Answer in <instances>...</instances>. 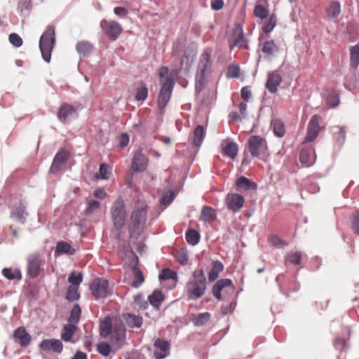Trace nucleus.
<instances>
[{
	"instance_id": "f257e3e1",
	"label": "nucleus",
	"mask_w": 359,
	"mask_h": 359,
	"mask_svg": "<svg viewBox=\"0 0 359 359\" xmlns=\"http://www.w3.org/2000/svg\"><path fill=\"white\" fill-rule=\"evenodd\" d=\"M147 218V205L146 202L137 201L131 212L128 225L130 238L137 239L142 233Z\"/></svg>"
},
{
	"instance_id": "f03ea898",
	"label": "nucleus",
	"mask_w": 359,
	"mask_h": 359,
	"mask_svg": "<svg viewBox=\"0 0 359 359\" xmlns=\"http://www.w3.org/2000/svg\"><path fill=\"white\" fill-rule=\"evenodd\" d=\"M207 290V280L204 270L195 269L192 272L191 278L187 281L185 286L187 298L189 300H196L202 297Z\"/></svg>"
},
{
	"instance_id": "7ed1b4c3",
	"label": "nucleus",
	"mask_w": 359,
	"mask_h": 359,
	"mask_svg": "<svg viewBox=\"0 0 359 359\" xmlns=\"http://www.w3.org/2000/svg\"><path fill=\"white\" fill-rule=\"evenodd\" d=\"M110 215L114 229L121 231L127 217L126 204L122 197H118L111 205Z\"/></svg>"
},
{
	"instance_id": "20e7f679",
	"label": "nucleus",
	"mask_w": 359,
	"mask_h": 359,
	"mask_svg": "<svg viewBox=\"0 0 359 359\" xmlns=\"http://www.w3.org/2000/svg\"><path fill=\"white\" fill-rule=\"evenodd\" d=\"M55 30L52 27H48L41 35L39 40V48L43 60L50 62L51 53L55 46Z\"/></svg>"
},
{
	"instance_id": "39448f33",
	"label": "nucleus",
	"mask_w": 359,
	"mask_h": 359,
	"mask_svg": "<svg viewBox=\"0 0 359 359\" xmlns=\"http://www.w3.org/2000/svg\"><path fill=\"white\" fill-rule=\"evenodd\" d=\"M175 83V81H173L171 78H165L161 82V87L158 97V107L161 110H163L169 102Z\"/></svg>"
},
{
	"instance_id": "423d86ee",
	"label": "nucleus",
	"mask_w": 359,
	"mask_h": 359,
	"mask_svg": "<svg viewBox=\"0 0 359 359\" xmlns=\"http://www.w3.org/2000/svg\"><path fill=\"white\" fill-rule=\"evenodd\" d=\"M248 147L252 157H259L267 151V142L259 135H252L248 141Z\"/></svg>"
},
{
	"instance_id": "0eeeda50",
	"label": "nucleus",
	"mask_w": 359,
	"mask_h": 359,
	"mask_svg": "<svg viewBox=\"0 0 359 359\" xmlns=\"http://www.w3.org/2000/svg\"><path fill=\"white\" fill-rule=\"evenodd\" d=\"M90 290L95 299H104L109 294L108 280L104 278H95L91 283Z\"/></svg>"
},
{
	"instance_id": "6e6552de",
	"label": "nucleus",
	"mask_w": 359,
	"mask_h": 359,
	"mask_svg": "<svg viewBox=\"0 0 359 359\" xmlns=\"http://www.w3.org/2000/svg\"><path fill=\"white\" fill-rule=\"evenodd\" d=\"M42 259L39 253L30 254L27 258V275L30 278H35L40 274Z\"/></svg>"
},
{
	"instance_id": "1a4fd4ad",
	"label": "nucleus",
	"mask_w": 359,
	"mask_h": 359,
	"mask_svg": "<svg viewBox=\"0 0 359 359\" xmlns=\"http://www.w3.org/2000/svg\"><path fill=\"white\" fill-rule=\"evenodd\" d=\"M69 158V152L61 148L55 155L49 172L55 174L62 170Z\"/></svg>"
},
{
	"instance_id": "9d476101",
	"label": "nucleus",
	"mask_w": 359,
	"mask_h": 359,
	"mask_svg": "<svg viewBox=\"0 0 359 359\" xmlns=\"http://www.w3.org/2000/svg\"><path fill=\"white\" fill-rule=\"evenodd\" d=\"M103 32L112 41H115L122 32L121 25L116 21L101 22Z\"/></svg>"
},
{
	"instance_id": "9b49d317",
	"label": "nucleus",
	"mask_w": 359,
	"mask_h": 359,
	"mask_svg": "<svg viewBox=\"0 0 359 359\" xmlns=\"http://www.w3.org/2000/svg\"><path fill=\"white\" fill-rule=\"evenodd\" d=\"M244 197L238 194L229 193L225 198L226 208L234 212H238L244 205Z\"/></svg>"
},
{
	"instance_id": "f8f14e48",
	"label": "nucleus",
	"mask_w": 359,
	"mask_h": 359,
	"mask_svg": "<svg viewBox=\"0 0 359 359\" xmlns=\"http://www.w3.org/2000/svg\"><path fill=\"white\" fill-rule=\"evenodd\" d=\"M320 117L318 115H314L311 117L308 124L307 134L304 142H311L318 137L320 130Z\"/></svg>"
},
{
	"instance_id": "ddd939ff",
	"label": "nucleus",
	"mask_w": 359,
	"mask_h": 359,
	"mask_svg": "<svg viewBox=\"0 0 359 359\" xmlns=\"http://www.w3.org/2000/svg\"><path fill=\"white\" fill-rule=\"evenodd\" d=\"M147 158L142 153V151L140 149L136 150L132 160L131 167L133 170L137 172L144 171L147 169Z\"/></svg>"
},
{
	"instance_id": "4468645a",
	"label": "nucleus",
	"mask_w": 359,
	"mask_h": 359,
	"mask_svg": "<svg viewBox=\"0 0 359 359\" xmlns=\"http://www.w3.org/2000/svg\"><path fill=\"white\" fill-rule=\"evenodd\" d=\"M39 347L42 351H49L52 350L57 353H60L63 350L62 341L56 339H43L39 344Z\"/></svg>"
},
{
	"instance_id": "2eb2a0df",
	"label": "nucleus",
	"mask_w": 359,
	"mask_h": 359,
	"mask_svg": "<svg viewBox=\"0 0 359 359\" xmlns=\"http://www.w3.org/2000/svg\"><path fill=\"white\" fill-rule=\"evenodd\" d=\"M282 76L278 71L269 72L266 83V88L271 93H275L278 90V86L282 83Z\"/></svg>"
},
{
	"instance_id": "dca6fc26",
	"label": "nucleus",
	"mask_w": 359,
	"mask_h": 359,
	"mask_svg": "<svg viewBox=\"0 0 359 359\" xmlns=\"http://www.w3.org/2000/svg\"><path fill=\"white\" fill-rule=\"evenodd\" d=\"M154 346L160 351L154 352L156 359H163L169 355L170 344L168 341L161 339H157L154 344Z\"/></svg>"
},
{
	"instance_id": "f3484780",
	"label": "nucleus",
	"mask_w": 359,
	"mask_h": 359,
	"mask_svg": "<svg viewBox=\"0 0 359 359\" xmlns=\"http://www.w3.org/2000/svg\"><path fill=\"white\" fill-rule=\"evenodd\" d=\"M14 339L23 347L29 346L32 341L30 334L26 331L24 327H18L13 332Z\"/></svg>"
},
{
	"instance_id": "a211bd4d",
	"label": "nucleus",
	"mask_w": 359,
	"mask_h": 359,
	"mask_svg": "<svg viewBox=\"0 0 359 359\" xmlns=\"http://www.w3.org/2000/svg\"><path fill=\"white\" fill-rule=\"evenodd\" d=\"M316 157L315 151L312 147L302 149L299 154V160L306 167L313 165Z\"/></svg>"
},
{
	"instance_id": "6ab92c4d",
	"label": "nucleus",
	"mask_w": 359,
	"mask_h": 359,
	"mask_svg": "<svg viewBox=\"0 0 359 359\" xmlns=\"http://www.w3.org/2000/svg\"><path fill=\"white\" fill-rule=\"evenodd\" d=\"M233 285L232 280L229 278H223L217 280L212 286V292L213 296L219 301L222 299V290L227 286Z\"/></svg>"
},
{
	"instance_id": "aec40b11",
	"label": "nucleus",
	"mask_w": 359,
	"mask_h": 359,
	"mask_svg": "<svg viewBox=\"0 0 359 359\" xmlns=\"http://www.w3.org/2000/svg\"><path fill=\"white\" fill-rule=\"evenodd\" d=\"M212 65L211 55L209 51L205 50L201 57L198 65V72L203 74H207Z\"/></svg>"
},
{
	"instance_id": "412c9836",
	"label": "nucleus",
	"mask_w": 359,
	"mask_h": 359,
	"mask_svg": "<svg viewBox=\"0 0 359 359\" xmlns=\"http://www.w3.org/2000/svg\"><path fill=\"white\" fill-rule=\"evenodd\" d=\"M76 114L75 109L69 104H63L59 110L57 117L60 121L66 122Z\"/></svg>"
},
{
	"instance_id": "4be33fe9",
	"label": "nucleus",
	"mask_w": 359,
	"mask_h": 359,
	"mask_svg": "<svg viewBox=\"0 0 359 359\" xmlns=\"http://www.w3.org/2000/svg\"><path fill=\"white\" fill-rule=\"evenodd\" d=\"M327 104L330 107H335L339 104L340 98L339 93L332 88H327L323 93Z\"/></svg>"
},
{
	"instance_id": "5701e85b",
	"label": "nucleus",
	"mask_w": 359,
	"mask_h": 359,
	"mask_svg": "<svg viewBox=\"0 0 359 359\" xmlns=\"http://www.w3.org/2000/svg\"><path fill=\"white\" fill-rule=\"evenodd\" d=\"M111 343L118 349H120L126 341V332L124 329H115L111 333Z\"/></svg>"
},
{
	"instance_id": "b1692460",
	"label": "nucleus",
	"mask_w": 359,
	"mask_h": 359,
	"mask_svg": "<svg viewBox=\"0 0 359 359\" xmlns=\"http://www.w3.org/2000/svg\"><path fill=\"white\" fill-rule=\"evenodd\" d=\"M205 134V129L203 126L200 125L196 127L189 137L192 145L198 148L200 147L203 143Z\"/></svg>"
},
{
	"instance_id": "393cba45",
	"label": "nucleus",
	"mask_w": 359,
	"mask_h": 359,
	"mask_svg": "<svg viewBox=\"0 0 359 359\" xmlns=\"http://www.w3.org/2000/svg\"><path fill=\"white\" fill-rule=\"evenodd\" d=\"M279 50L278 46L272 39L265 41L262 47V51L266 57H271Z\"/></svg>"
},
{
	"instance_id": "a878e982",
	"label": "nucleus",
	"mask_w": 359,
	"mask_h": 359,
	"mask_svg": "<svg viewBox=\"0 0 359 359\" xmlns=\"http://www.w3.org/2000/svg\"><path fill=\"white\" fill-rule=\"evenodd\" d=\"M341 13V5L338 1H333L330 3L325 9L326 18L329 20L336 18Z\"/></svg>"
},
{
	"instance_id": "bb28decb",
	"label": "nucleus",
	"mask_w": 359,
	"mask_h": 359,
	"mask_svg": "<svg viewBox=\"0 0 359 359\" xmlns=\"http://www.w3.org/2000/svg\"><path fill=\"white\" fill-rule=\"evenodd\" d=\"M76 330V327L72 324H66L64 325L62 328V332L61 333V339L65 342H72V337L74 335Z\"/></svg>"
},
{
	"instance_id": "cd10ccee",
	"label": "nucleus",
	"mask_w": 359,
	"mask_h": 359,
	"mask_svg": "<svg viewBox=\"0 0 359 359\" xmlns=\"http://www.w3.org/2000/svg\"><path fill=\"white\" fill-rule=\"evenodd\" d=\"M76 252V250L71 246L70 244L65 241H60L57 243L55 254L73 255Z\"/></svg>"
},
{
	"instance_id": "c85d7f7f",
	"label": "nucleus",
	"mask_w": 359,
	"mask_h": 359,
	"mask_svg": "<svg viewBox=\"0 0 359 359\" xmlns=\"http://www.w3.org/2000/svg\"><path fill=\"white\" fill-rule=\"evenodd\" d=\"M27 213L26 212V205L23 203H20L18 207L11 212V217L24 224L26 220Z\"/></svg>"
},
{
	"instance_id": "c756f323",
	"label": "nucleus",
	"mask_w": 359,
	"mask_h": 359,
	"mask_svg": "<svg viewBox=\"0 0 359 359\" xmlns=\"http://www.w3.org/2000/svg\"><path fill=\"white\" fill-rule=\"evenodd\" d=\"M124 320L126 325L131 328H139L142 325V318L133 313H126L124 315Z\"/></svg>"
},
{
	"instance_id": "7c9ffc66",
	"label": "nucleus",
	"mask_w": 359,
	"mask_h": 359,
	"mask_svg": "<svg viewBox=\"0 0 359 359\" xmlns=\"http://www.w3.org/2000/svg\"><path fill=\"white\" fill-rule=\"evenodd\" d=\"M113 332L111 318L107 316L100 324V335L105 339Z\"/></svg>"
},
{
	"instance_id": "2f4dec72",
	"label": "nucleus",
	"mask_w": 359,
	"mask_h": 359,
	"mask_svg": "<svg viewBox=\"0 0 359 359\" xmlns=\"http://www.w3.org/2000/svg\"><path fill=\"white\" fill-rule=\"evenodd\" d=\"M224 269V265L220 261H215L212 263V268L208 273V280L210 282L215 281L219 275V273Z\"/></svg>"
},
{
	"instance_id": "473e14b6",
	"label": "nucleus",
	"mask_w": 359,
	"mask_h": 359,
	"mask_svg": "<svg viewBox=\"0 0 359 359\" xmlns=\"http://www.w3.org/2000/svg\"><path fill=\"white\" fill-rule=\"evenodd\" d=\"M93 48V46L86 41H79L76 46L77 52L83 57L89 55L91 53Z\"/></svg>"
},
{
	"instance_id": "72a5a7b5",
	"label": "nucleus",
	"mask_w": 359,
	"mask_h": 359,
	"mask_svg": "<svg viewBox=\"0 0 359 359\" xmlns=\"http://www.w3.org/2000/svg\"><path fill=\"white\" fill-rule=\"evenodd\" d=\"M236 186L238 190L243 189L245 191L255 189L257 187L256 184L250 182V180L244 176H241L237 179Z\"/></svg>"
},
{
	"instance_id": "f704fd0d",
	"label": "nucleus",
	"mask_w": 359,
	"mask_h": 359,
	"mask_svg": "<svg viewBox=\"0 0 359 359\" xmlns=\"http://www.w3.org/2000/svg\"><path fill=\"white\" fill-rule=\"evenodd\" d=\"M201 220L205 222H212L216 219V213L212 208L204 206L201 210Z\"/></svg>"
},
{
	"instance_id": "c9c22d12",
	"label": "nucleus",
	"mask_w": 359,
	"mask_h": 359,
	"mask_svg": "<svg viewBox=\"0 0 359 359\" xmlns=\"http://www.w3.org/2000/svg\"><path fill=\"white\" fill-rule=\"evenodd\" d=\"M238 150V144L233 142H228L226 145L222 148L224 154L233 159L237 156Z\"/></svg>"
},
{
	"instance_id": "e433bc0d",
	"label": "nucleus",
	"mask_w": 359,
	"mask_h": 359,
	"mask_svg": "<svg viewBox=\"0 0 359 359\" xmlns=\"http://www.w3.org/2000/svg\"><path fill=\"white\" fill-rule=\"evenodd\" d=\"M148 299L151 305L158 307L164 300V296L161 290H156L148 297Z\"/></svg>"
},
{
	"instance_id": "4c0bfd02",
	"label": "nucleus",
	"mask_w": 359,
	"mask_h": 359,
	"mask_svg": "<svg viewBox=\"0 0 359 359\" xmlns=\"http://www.w3.org/2000/svg\"><path fill=\"white\" fill-rule=\"evenodd\" d=\"M244 39V34L243 30L240 28H236L233 32L232 38L229 41V46L232 50L235 46L239 44L240 42L243 41Z\"/></svg>"
},
{
	"instance_id": "58836bf2",
	"label": "nucleus",
	"mask_w": 359,
	"mask_h": 359,
	"mask_svg": "<svg viewBox=\"0 0 359 359\" xmlns=\"http://www.w3.org/2000/svg\"><path fill=\"white\" fill-rule=\"evenodd\" d=\"M357 84L356 76L354 73L348 74L344 79V86L349 91H353Z\"/></svg>"
},
{
	"instance_id": "ea45409f",
	"label": "nucleus",
	"mask_w": 359,
	"mask_h": 359,
	"mask_svg": "<svg viewBox=\"0 0 359 359\" xmlns=\"http://www.w3.org/2000/svg\"><path fill=\"white\" fill-rule=\"evenodd\" d=\"M271 127L273 128V133L278 137H282L285 133L284 123L278 120L275 119L271 122Z\"/></svg>"
},
{
	"instance_id": "a19ab883",
	"label": "nucleus",
	"mask_w": 359,
	"mask_h": 359,
	"mask_svg": "<svg viewBox=\"0 0 359 359\" xmlns=\"http://www.w3.org/2000/svg\"><path fill=\"white\" fill-rule=\"evenodd\" d=\"M333 133L335 141L339 144H342L346 140V130L344 127L334 126L333 127Z\"/></svg>"
},
{
	"instance_id": "79ce46f5",
	"label": "nucleus",
	"mask_w": 359,
	"mask_h": 359,
	"mask_svg": "<svg viewBox=\"0 0 359 359\" xmlns=\"http://www.w3.org/2000/svg\"><path fill=\"white\" fill-rule=\"evenodd\" d=\"M201 236L199 233L194 229H189L186 233V240L191 245H197L200 241Z\"/></svg>"
},
{
	"instance_id": "37998d69",
	"label": "nucleus",
	"mask_w": 359,
	"mask_h": 359,
	"mask_svg": "<svg viewBox=\"0 0 359 359\" xmlns=\"http://www.w3.org/2000/svg\"><path fill=\"white\" fill-rule=\"evenodd\" d=\"M2 274L8 280H20L22 278L21 271L18 269L12 270L11 269L5 268L2 270Z\"/></svg>"
},
{
	"instance_id": "c03bdc74",
	"label": "nucleus",
	"mask_w": 359,
	"mask_h": 359,
	"mask_svg": "<svg viewBox=\"0 0 359 359\" xmlns=\"http://www.w3.org/2000/svg\"><path fill=\"white\" fill-rule=\"evenodd\" d=\"M351 65L353 68L359 65V42L351 48Z\"/></svg>"
},
{
	"instance_id": "a18cd8bd",
	"label": "nucleus",
	"mask_w": 359,
	"mask_h": 359,
	"mask_svg": "<svg viewBox=\"0 0 359 359\" xmlns=\"http://www.w3.org/2000/svg\"><path fill=\"white\" fill-rule=\"evenodd\" d=\"M133 271L134 272V277L135 280L133 281L131 285L137 288L139 287L142 283L144 282V278L143 273L140 270V269L137 266H133Z\"/></svg>"
},
{
	"instance_id": "49530a36",
	"label": "nucleus",
	"mask_w": 359,
	"mask_h": 359,
	"mask_svg": "<svg viewBox=\"0 0 359 359\" xmlns=\"http://www.w3.org/2000/svg\"><path fill=\"white\" fill-rule=\"evenodd\" d=\"M148 96V89L145 83L142 82L140 86L136 90L135 100L137 101H144Z\"/></svg>"
},
{
	"instance_id": "de8ad7c7",
	"label": "nucleus",
	"mask_w": 359,
	"mask_h": 359,
	"mask_svg": "<svg viewBox=\"0 0 359 359\" xmlns=\"http://www.w3.org/2000/svg\"><path fill=\"white\" fill-rule=\"evenodd\" d=\"M175 197V193L172 190L164 192L160 198V204L165 207L168 206L172 203Z\"/></svg>"
},
{
	"instance_id": "09e8293b",
	"label": "nucleus",
	"mask_w": 359,
	"mask_h": 359,
	"mask_svg": "<svg viewBox=\"0 0 359 359\" xmlns=\"http://www.w3.org/2000/svg\"><path fill=\"white\" fill-rule=\"evenodd\" d=\"M81 312V307L79 306V305L77 304H75L73 306V308L71 311L70 316L68 318L69 323H72L73 325L77 323L80 319Z\"/></svg>"
},
{
	"instance_id": "8fccbe9b",
	"label": "nucleus",
	"mask_w": 359,
	"mask_h": 359,
	"mask_svg": "<svg viewBox=\"0 0 359 359\" xmlns=\"http://www.w3.org/2000/svg\"><path fill=\"white\" fill-rule=\"evenodd\" d=\"M210 318L208 312L201 313L193 318V323L196 326L204 325Z\"/></svg>"
},
{
	"instance_id": "3c124183",
	"label": "nucleus",
	"mask_w": 359,
	"mask_h": 359,
	"mask_svg": "<svg viewBox=\"0 0 359 359\" xmlns=\"http://www.w3.org/2000/svg\"><path fill=\"white\" fill-rule=\"evenodd\" d=\"M158 278L160 280H165L170 279L177 280V273L170 269H164L160 273Z\"/></svg>"
},
{
	"instance_id": "603ef678",
	"label": "nucleus",
	"mask_w": 359,
	"mask_h": 359,
	"mask_svg": "<svg viewBox=\"0 0 359 359\" xmlns=\"http://www.w3.org/2000/svg\"><path fill=\"white\" fill-rule=\"evenodd\" d=\"M79 287L69 285L67 288L66 293V299L68 301L73 302L78 300L80 298V294L78 292Z\"/></svg>"
},
{
	"instance_id": "864d4df0",
	"label": "nucleus",
	"mask_w": 359,
	"mask_h": 359,
	"mask_svg": "<svg viewBox=\"0 0 359 359\" xmlns=\"http://www.w3.org/2000/svg\"><path fill=\"white\" fill-rule=\"evenodd\" d=\"M277 22L276 15L272 14L269 19L266 21L262 27V30L265 33H270L275 27Z\"/></svg>"
},
{
	"instance_id": "5fc2aeb1",
	"label": "nucleus",
	"mask_w": 359,
	"mask_h": 359,
	"mask_svg": "<svg viewBox=\"0 0 359 359\" xmlns=\"http://www.w3.org/2000/svg\"><path fill=\"white\" fill-rule=\"evenodd\" d=\"M302 253L299 252H289L285 257L286 262H290L294 264H299L301 263Z\"/></svg>"
},
{
	"instance_id": "6e6d98bb",
	"label": "nucleus",
	"mask_w": 359,
	"mask_h": 359,
	"mask_svg": "<svg viewBox=\"0 0 359 359\" xmlns=\"http://www.w3.org/2000/svg\"><path fill=\"white\" fill-rule=\"evenodd\" d=\"M254 14L258 18L266 19L269 15V10L264 6L257 4L255 7Z\"/></svg>"
},
{
	"instance_id": "4d7b16f0",
	"label": "nucleus",
	"mask_w": 359,
	"mask_h": 359,
	"mask_svg": "<svg viewBox=\"0 0 359 359\" xmlns=\"http://www.w3.org/2000/svg\"><path fill=\"white\" fill-rule=\"evenodd\" d=\"M205 76L206 74L197 72L196 76L195 88L197 93H200L205 85Z\"/></svg>"
},
{
	"instance_id": "13d9d810",
	"label": "nucleus",
	"mask_w": 359,
	"mask_h": 359,
	"mask_svg": "<svg viewBox=\"0 0 359 359\" xmlns=\"http://www.w3.org/2000/svg\"><path fill=\"white\" fill-rule=\"evenodd\" d=\"M82 281L83 274L81 273L72 272L68 276V282L72 284L71 286L79 287Z\"/></svg>"
},
{
	"instance_id": "bf43d9fd",
	"label": "nucleus",
	"mask_w": 359,
	"mask_h": 359,
	"mask_svg": "<svg viewBox=\"0 0 359 359\" xmlns=\"http://www.w3.org/2000/svg\"><path fill=\"white\" fill-rule=\"evenodd\" d=\"M97 350L98 353L102 355L108 356L111 351V348L109 344L101 341L97 344Z\"/></svg>"
},
{
	"instance_id": "052dcab7",
	"label": "nucleus",
	"mask_w": 359,
	"mask_h": 359,
	"mask_svg": "<svg viewBox=\"0 0 359 359\" xmlns=\"http://www.w3.org/2000/svg\"><path fill=\"white\" fill-rule=\"evenodd\" d=\"M109 167L106 164L102 163L100 166L99 172L95 175V177L97 179L107 180L109 179Z\"/></svg>"
},
{
	"instance_id": "680f3d73",
	"label": "nucleus",
	"mask_w": 359,
	"mask_h": 359,
	"mask_svg": "<svg viewBox=\"0 0 359 359\" xmlns=\"http://www.w3.org/2000/svg\"><path fill=\"white\" fill-rule=\"evenodd\" d=\"M8 40L10 43L16 48H19L22 45V38L16 33L11 34Z\"/></svg>"
},
{
	"instance_id": "e2e57ef3",
	"label": "nucleus",
	"mask_w": 359,
	"mask_h": 359,
	"mask_svg": "<svg viewBox=\"0 0 359 359\" xmlns=\"http://www.w3.org/2000/svg\"><path fill=\"white\" fill-rule=\"evenodd\" d=\"M240 76V68L237 65H231L227 69L228 78H238Z\"/></svg>"
},
{
	"instance_id": "0e129e2a",
	"label": "nucleus",
	"mask_w": 359,
	"mask_h": 359,
	"mask_svg": "<svg viewBox=\"0 0 359 359\" xmlns=\"http://www.w3.org/2000/svg\"><path fill=\"white\" fill-rule=\"evenodd\" d=\"M352 218L351 228L355 234L359 235V210L353 214Z\"/></svg>"
},
{
	"instance_id": "69168bd1",
	"label": "nucleus",
	"mask_w": 359,
	"mask_h": 359,
	"mask_svg": "<svg viewBox=\"0 0 359 359\" xmlns=\"http://www.w3.org/2000/svg\"><path fill=\"white\" fill-rule=\"evenodd\" d=\"M87 204L86 212L90 215L93 214L100 206V203L96 200H90L87 202Z\"/></svg>"
},
{
	"instance_id": "338daca9",
	"label": "nucleus",
	"mask_w": 359,
	"mask_h": 359,
	"mask_svg": "<svg viewBox=\"0 0 359 359\" xmlns=\"http://www.w3.org/2000/svg\"><path fill=\"white\" fill-rule=\"evenodd\" d=\"M175 257L181 265L185 266L188 264L189 257L186 252H177L175 255Z\"/></svg>"
},
{
	"instance_id": "774afa93",
	"label": "nucleus",
	"mask_w": 359,
	"mask_h": 359,
	"mask_svg": "<svg viewBox=\"0 0 359 359\" xmlns=\"http://www.w3.org/2000/svg\"><path fill=\"white\" fill-rule=\"evenodd\" d=\"M270 242L277 248H283L285 243L277 236H271L269 238Z\"/></svg>"
}]
</instances>
